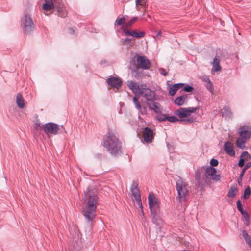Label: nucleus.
I'll return each instance as SVG.
<instances>
[{
	"label": "nucleus",
	"mask_w": 251,
	"mask_h": 251,
	"mask_svg": "<svg viewBox=\"0 0 251 251\" xmlns=\"http://www.w3.org/2000/svg\"><path fill=\"white\" fill-rule=\"evenodd\" d=\"M98 197L89 187L84 192L83 200L85 203L83 208L82 214L88 222L91 224L96 216V208L98 204Z\"/></svg>",
	"instance_id": "nucleus-1"
},
{
	"label": "nucleus",
	"mask_w": 251,
	"mask_h": 251,
	"mask_svg": "<svg viewBox=\"0 0 251 251\" xmlns=\"http://www.w3.org/2000/svg\"><path fill=\"white\" fill-rule=\"evenodd\" d=\"M103 146L112 155L117 156L122 153L121 142L112 130H108L104 136Z\"/></svg>",
	"instance_id": "nucleus-2"
},
{
	"label": "nucleus",
	"mask_w": 251,
	"mask_h": 251,
	"mask_svg": "<svg viewBox=\"0 0 251 251\" xmlns=\"http://www.w3.org/2000/svg\"><path fill=\"white\" fill-rule=\"evenodd\" d=\"M143 99H141V104H146L150 110H153L156 113H161L162 108L158 102H155L154 98L156 95H143Z\"/></svg>",
	"instance_id": "nucleus-3"
},
{
	"label": "nucleus",
	"mask_w": 251,
	"mask_h": 251,
	"mask_svg": "<svg viewBox=\"0 0 251 251\" xmlns=\"http://www.w3.org/2000/svg\"><path fill=\"white\" fill-rule=\"evenodd\" d=\"M127 85L134 94H151L152 91L144 83L139 85L131 80L127 81Z\"/></svg>",
	"instance_id": "nucleus-4"
},
{
	"label": "nucleus",
	"mask_w": 251,
	"mask_h": 251,
	"mask_svg": "<svg viewBox=\"0 0 251 251\" xmlns=\"http://www.w3.org/2000/svg\"><path fill=\"white\" fill-rule=\"evenodd\" d=\"M176 188L178 193V197L180 201H184L186 200V196L188 194L186 184L183 182L181 178L176 181Z\"/></svg>",
	"instance_id": "nucleus-5"
},
{
	"label": "nucleus",
	"mask_w": 251,
	"mask_h": 251,
	"mask_svg": "<svg viewBox=\"0 0 251 251\" xmlns=\"http://www.w3.org/2000/svg\"><path fill=\"white\" fill-rule=\"evenodd\" d=\"M131 191L133 196L135 198L137 204L141 209V214L143 216H144L143 206L142 203L140 192L138 188V183L137 181H133L132 182L131 187Z\"/></svg>",
	"instance_id": "nucleus-6"
},
{
	"label": "nucleus",
	"mask_w": 251,
	"mask_h": 251,
	"mask_svg": "<svg viewBox=\"0 0 251 251\" xmlns=\"http://www.w3.org/2000/svg\"><path fill=\"white\" fill-rule=\"evenodd\" d=\"M22 27L25 32L32 31L34 28V23L31 17L28 14H25L21 20Z\"/></svg>",
	"instance_id": "nucleus-7"
},
{
	"label": "nucleus",
	"mask_w": 251,
	"mask_h": 251,
	"mask_svg": "<svg viewBox=\"0 0 251 251\" xmlns=\"http://www.w3.org/2000/svg\"><path fill=\"white\" fill-rule=\"evenodd\" d=\"M43 130L47 135H56L58 133L59 126L57 124L49 122L43 125Z\"/></svg>",
	"instance_id": "nucleus-8"
},
{
	"label": "nucleus",
	"mask_w": 251,
	"mask_h": 251,
	"mask_svg": "<svg viewBox=\"0 0 251 251\" xmlns=\"http://www.w3.org/2000/svg\"><path fill=\"white\" fill-rule=\"evenodd\" d=\"M149 208L151 213L152 223L157 226L160 225L162 219L158 215L160 212L159 205L149 207Z\"/></svg>",
	"instance_id": "nucleus-9"
},
{
	"label": "nucleus",
	"mask_w": 251,
	"mask_h": 251,
	"mask_svg": "<svg viewBox=\"0 0 251 251\" xmlns=\"http://www.w3.org/2000/svg\"><path fill=\"white\" fill-rule=\"evenodd\" d=\"M155 134V133H154L151 128L148 127H145L143 131L144 141L146 143H151L154 139Z\"/></svg>",
	"instance_id": "nucleus-10"
},
{
	"label": "nucleus",
	"mask_w": 251,
	"mask_h": 251,
	"mask_svg": "<svg viewBox=\"0 0 251 251\" xmlns=\"http://www.w3.org/2000/svg\"><path fill=\"white\" fill-rule=\"evenodd\" d=\"M240 137L244 139H249L251 137V127L248 125H243L238 130Z\"/></svg>",
	"instance_id": "nucleus-11"
},
{
	"label": "nucleus",
	"mask_w": 251,
	"mask_h": 251,
	"mask_svg": "<svg viewBox=\"0 0 251 251\" xmlns=\"http://www.w3.org/2000/svg\"><path fill=\"white\" fill-rule=\"evenodd\" d=\"M108 86L117 89L121 87L122 84V81L121 78L116 77L110 76L107 80Z\"/></svg>",
	"instance_id": "nucleus-12"
},
{
	"label": "nucleus",
	"mask_w": 251,
	"mask_h": 251,
	"mask_svg": "<svg viewBox=\"0 0 251 251\" xmlns=\"http://www.w3.org/2000/svg\"><path fill=\"white\" fill-rule=\"evenodd\" d=\"M216 169L212 166H208L205 168V172L202 177L207 184L210 183V176L211 175H213L214 173H216Z\"/></svg>",
	"instance_id": "nucleus-13"
},
{
	"label": "nucleus",
	"mask_w": 251,
	"mask_h": 251,
	"mask_svg": "<svg viewBox=\"0 0 251 251\" xmlns=\"http://www.w3.org/2000/svg\"><path fill=\"white\" fill-rule=\"evenodd\" d=\"M137 62L143 69H148L151 66L150 61L145 56H138L137 59Z\"/></svg>",
	"instance_id": "nucleus-14"
},
{
	"label": "nucleus",
	"mask_w": 251,
	"mask_h": 251,
	"mask_svg": "<svg viewBox=\"0 0 251 251\" xmlns=\"http://www.w3.org/2000/svg\"><path fill=\"white\" fill-rule=\"evenodd\" d=\"M224 149L225 151L229 156L233 157L235 155V151L233 149V144L230 142H226L224 144Z\"/></svg>",
	"instance_id": "nucleus-15"
},
{
	"label": "nucleus",
	"mask_w": 251,
	"mask_h": 251,
	"mask_svg": "<svg viewBox=\"0 0 251 251\" xmlns=\"http://www.w3.org/2000/svg\"><path fill=\"white\" fill-rule=\"evenodd\" d=\"M125 35L131 36L136 38H140L143 37L145 35V33L143 31L137 32L136 30H128L127 29H124L123 30Z\"/></svg>",
	"instance_id": "nucleus-16"
},
{
	"label": "nucleus",
	"mask_w": 251,
	"mask_h": 251,
	"mask_svg": "<svg viewBox=\"0 0 251 251\" xmlns=\"http://www.w3.org/2000/svg\"><path fill=\"white\" fill-rule=\"evenodd\" d=\"M54 8L56 9L57 15L59 16L65 18L67 16V13L63 4L60 3L57 4H55Z\"/></svg>",
	"instance_id": "nucleus-17"
},
{
	"label": "nucleus",
	"mask_w": 251,
	"mask_h": 251,
	"mask_svg": "<svg viewBox=\"0 0 251 251\" xmlns=\"http://www.w3.org/2000/svg\"><path fill=\"white\" fill-rule=\"evenodd\" d=\"M221 112L222 117H224L225 120L231 119L233 118V112L231 109L228 106H224Z\"/></svg>",
	"instance_id": "nucleus-18"
},
{
	"label": "nucleus",
	"mask_w": 251,
	"mask_h": 251,
	"mask_svg": "<svg viewBox=\"0 0 251 251\" xmlns=\"http://www.w3.org/2000/svg\"><path fill=\"white\" fill-rule=\"evenodd\" d=\"M148 203L149 207L159 205L158 199L153 193H150L148 196Z\"/></svg>",
	"instance_id": "nucleus-19"
},
{
	"label": "nucleus",
	"mask_w": 251,
	"mask_h": 251,
	"mask_svg": "<svg viewBox=\"0 0 251 251\" xmlns=\"http://www.w3.org/2000/svg\"><path fill=\"white\" fill-rule=\"evenodd\" d=\"M184 85L185 83H179L175 84L173 86L171 85V87H170L169 89L168 94H175L179 89H182V88Z\"/></svg>",
	"instance_id": "nucleus-20"
},
{
	"label": "nucleus",
	"mask_w": 251,
	"mask_h": 251,
	"mask_svg": "<svg viewBox=\"0 0 251 251\" xmlns=\"http://www.w3.org/2000/svg\"><path fill=\"white\" fill-rule=\"evenodd\" d=\"M187 109L186 108H180L176 111L175 114L179 118L182 119L183 118L187 117L189 116Z\"/></svg>",
	"instance_id": "nucleus-21"
},
{
	"label": "nucleus",
	"mask_w": 251,
	"mask_h": 251,
	"mask_svg": "<svg viewBox=\"0 0 251 251\" xmlns=\"http://www.w3.org/2000/svg\"><path fill=\"white\" fill-rule=\"evenodd\" d=\"M52 0H45V3L43 5V9L45 11H50L54 8V5Z\"/></svg>",
	"instance_id": "nucleus-22"
},
{
	"label": "nucleus",
	"mask_w": 251,
	"mask_h": 251,
	"mask_svg": "<svg viewBox=\"0 0 251 251\" xmlns=\"http://www.w3.org/2000/svg\"><path fill=\"white\" fill-rule=\"evenodd\" d=\"M222 68L220 65V59L219 58L215 57L212 62V71L213 72L220 71Z\"/></svg>",
	"instance_id": "nucleus-23"
},
{
	"label": "nucleus",
	"mask_w": 251,
	"mask_h": 251,
	"mask_svg": "<svg viewBox=\"0 0 251 251\" xmlns=\"http://www.w3.org/2000/svg\"><path fill=\"white\" fill-rule=\"evenodd\" d=\"M187 96V95H180L175 99L174 103L178 106L183 105L186 101Z\"/></svg>",
	"instance_id": "nucleus-24"
},
{
	"label": "nucleus",
	"mask_w": 251,
	"mask_h": 251,
	"mask_svg": "<svg viewBox=\"0 0 251 251\" xmlns=\"http://www.w3.org/2000/svg\"><path fill=\"white\" fill-rule=\"evenodd\" d=\"M238 191V189L237 187V185H232L228 191L227 196L229 198H234Z\"/></svg>",
	"instance_id": "nucleus-25"
},
{
	"label": "nucleus",
	"mask_w": 251,
	"mask_h": 251,
	"mask_svg": "<svg viewBox=\"0 0 251 251\" xmlns=\"http://www.w3.org/2000/svg\"><path fill=\"white\" fill-rule=\"evenodd\" d=\"M138 19L137 17H134L132 18L130 21L127 22L125 23V25H122L123 30L127 29L128 28L131 27L133 25V24Z\"/></svg>",
	"instance_id": "nucleus-26"
},
{
	"label": "nucleus",
	"mask_w": 251,
	"mask_h": 251,
	"mask_svg": "<svg viewBox=\"0 0 251 251\" xmlns=\"http://www.w3.org/2000/svg\"><path fill=\"white\" fill-rule=\"evenodd\" d=\"M247 139H244L243 138H238L236 140V146L241 149H244L246 148L245 143Z\"/></svg>",
	"instance_id": "nucleus-27"
},
{
	"label": "nucleus",
	"mask_w": 251,
	"mask_h": 251,
	"mask_svg": "<svg viewBox=\"0 0 251 251\" xmlns=\"http://www.w3.org/2000/svg\"><path fill=\"white\" fill-rule=\"evenodd\" d=\"M16 103L20 108H23L25 106V101L22 95H17Z\"/></svg>",
	"instance_id": "nucleus-28"
},
{
	"label": "nucleus",
	"mask_w": 251,
	"mask_h": 251,
	"mask_svg": "<svg viewBox=\"0 0 251 251\" xmlns=\"http://www.w3.org/2000/svg\"><path fill=\"white\" fill-rule=\"evenodd\" d=\"M242 236L244 240H245L246 243L251 248V238L249 236L246 230L243 231Z\"/></svg>",
	"instance_id": "nucleus-29"
},
{
	"label": "nucleus",
	"mask_w": 251,
	"mask_h": 251,
	"mask_svg": "<svg viewBox=\"0 0 251 251\" xmlns=\"http://www.w3.org/2000/svg\"><path fill=\"white\" fill-rule=\"evenodd\" d=\"M141 96H142L143 98L142 99H143V95H135L133 99L136 108L138 110L141 109V104L139 102V99L141 98Z\"/></svg>",
	"instance_id": "nucleus-30"
},
{
	"label": "nucleus",
	"mask_w": 251,
	"mask_h": 251,
	"mask_svg": "<svg viewBox=\"0 0 251 251\" xmlns=\"http://www.w3.org/2000/svg\"><path fill=\"white\" fill-rule=\"evenodd\" d=\"M251 194V189L249 186H247V187L246 188L243 195L241 196V199H244L245 200L248 199Z\"/></svg>",
	"instance_id": "nucleus-31"
},
{
	"label": "nucleus",
	"mask_w": 251,
	"mask_h": 251,
	"mask_svg": "<svg viewBox=\"0 0 251 251\" xmlns=\"http://www.w3.org/2000/svg\"><path fill=\"white\" fill-rule=\"evenodd\" d=\"M195 121V118L193 117H189L186 119H180L179 122L183 124H189L192 123Z\"/></svg>",
	"instance_id": "nucleus-32"
},
{
	"label": "nucleus",
	"mask_w": 251,
	"mask_h": 251,
	"mask_svg": "<svg viewBox=\"0 0 251 251\" xmlns=\"http://www.w3.org/2000/svg\"><path fill=\"white\" fill-rule=\"evenodd\" d=\"M194 89V88L192 86H190L188 84H185V85L182 88L180 92L184 91L186 92H192Z\"/></svg>",
	"instance_id": "nucleus-33"
},
{
	"label": "nucleus",
	"mask_w": 251,
	"mask_h": 251,
	"mask_svg": "<svg viewBox=\"0 0 251 251\" xmlns=\"http://www.w3.org/2000/svg\"><path fill=\"white\" fill-rule=\"evenodd\" d=\"M125 21H126V18H125V17H122L120 18H117L115 22L114 25L116 26H120L122 24H125Z\"/></svg>",
	"instance_id": "nucleus-34"
},
{
	"label": "nucleus",
	"mask_w": 251,
	"mask_h": 251,
	"mask_svg": "<svg viewBox=\"0 0 251 251\" xmlns=\"http://www.w3.org/2000/svg\"><path fill=\"white\" fill-rule=\"evenodd\" d=\"M158 114H159L156 116V119L157 121L159 122H163L166 120L167 115L162 114L161 113Z\"/></svg>",
	"instance_id": "nucleus-35"
},
{
	"label": "nucleus",
	"mask_w": 251,
	"mask_h": 251,
	"mask_svg": "<svg viewBox=\"0 0 251 251\" xmlns=\"http://www.w3.org/2000/svg\"><path fill=\"white\" fill-rule=\"evenodd\" d=\"M241 157L244 158L246 161H248L251 159V155L247 151H243L241 153Z\"/></svg>",
	"instance_id": "nucleus-36"
},
{
	"label": "nucleus",
	"mask_w": 251,
	"mask_h": 251,
	"mask_svg": "<svg viewBox=\"0 0 251 251\" xmlns=\"http://www.w3.org/2000/svg\"><path fill=\"white\" fill-rule=\"evenodd\" d=\"M237 207L238 210L240 212L241 214H242L244 212L246 211L243 209V206L240 200H238L237 201Z\"/></svg>",
	"instance_id": "nucleus-37"
},
{
	"label": "nucleus",
	"mask_w": 251,
	"mask_h": 251,
	"mask_svg": "<svg viewBox=\"0 0 251 251\" xmlns=\"http://www.w3.org/2000/svg\"><path fill=\"white\" fill-rule=\"evenodd\" d=\"M166 120H168V121H169L170 122L174 123V122H177V121H179V122L180 119H179L178 118H177L176 116H167Z\"/></svg>",
	"instance_id": "nucleus-38"
},
{
	"label": "nucleus",
	"mask_w": 251,
	"mask_h": 251,
	"mask_svg": "<svg viewBox=\"0 0 251 251\" xmlns=\"http://www.w3.org/2000/svg\"><path fill=\"white\" fill-rule=\"evenodd\" d=\"M210 177V178L216 181H218L221 179V176L219 174H216V173H214Z\"/></svg>",
	"instance_id": "nucleus-39"
},
{
	"label": "nucleus",
	"mask_w": 251,
	"mask_h": 251,
	"mask_svg": "<svg viewBox=\"0 0 251 251\" xmlns=\"http://www.w3.org/2000/svg\"><path fill=\"white\" fill-rule=\"evenodd\" d=\"M245 161H246V160L244 158L241 157V154L240 156L239 161L238 163V166L240 167H243L245 165Z\"/></svg>",
	"instance_id": "nucleus-40"
},
{
	"label": "nucleus",
	"mask_w": 251,
	"mask_h": 251,
	"mask_svg": "<svg viewBox=\"0 0 251 251\" xmlns=\"http://www.w3.org/2000/svg\"><path fill=\"white\" fill-rule=\"evenodd\" d=\"M210 163L211 165L210 166L213 167L217 166L218 165L219 162L217 159L213 158L210 160Z\"/></svg>",
	"instance_id": "nucleus-41"
},
{
	"label": "nucleus",
	"mask_w": 251,
	"mask_h": 251,
	"mask_svg": "<svg viewBox=\"0 0 251 251\" xmlns=\"http://www.w3.org/2000/svg\"><path fill=\"white\" fill-rule=\"evenodd\" d=\"M43 125H41L40 123L39 122H36L35 123V126H34V128L36 129V130H41V129H43Z\"/></svg>",
	"instance_id": "nucleus-42"
},
{
	"label": "nucleus",
	"mask_w": 251,
	"mask_h": 251,
	"mask_svg": "<svg viewBox=\"0 0 251 251\" xmlns=\"http://www.w3.org/2000/svg\"><path fill=\"white\" fill-rule=\"evenodd\" d=\"M186 108L187 109V112L189 114V115H190L191 113L195 112L196 110L198 109V108L197 107H189Z\"/></svg>",
	"instance_id": "nucleus-43"
},
{
	"label": "nucleus",
	"mask_w": 251,
	"mask_h": 251,
	"mask_svg": "<svg viewBox=\"0 0 251 251\" xmlns=\"http://www.w3.org/2000/svg\"><path fill=\"white\" fill-rule=\"evenodd\" d=\"M206 81L207 82V88L210 90V92H211L213 86L212 83L211 82L209 79H207Z\"/></svg>",
	"instance_id": "nucleus-44"
},
{
	"label": "nucleus",
	"mask_w": 251,
	"mask_h": 251,
	"mask_svg": "<svg viewBox=\"0 0 251 251\" xmlns=\"http://www.w3.org/2000/svg\"><path fill=\"white\" fill-rule=\"evenodd\" d=\"M143 105V106H141V109H139L141 110V113L142 114H147V109L146 107L145 106L146 105V104H142Z\"/></svg>",
	"instance_id": "nucleus-45"
},
{
	"label": "nucleus",
	"mask_w": 251,
	"mask_h": 251,
	"mask_svg": "<svg viewBox=\"0 0 251 251\" xmlns=\"http://www.w3.org/2000/svg\"><path fill=\"white\" fill-rule=\"evenodd\" d=\"M159 72L163 76H166L168 74V73L163 68H160L159 69Z\"/></svg>",
	"instance_id": "nucleus-46"
},
{
	"label": "nucleus",
	"mask_w": 251,
	"mask_h": 251,
	"mask_svg": "<svg viewBox=\"0 0 251 251\" xmlns=\"http://www.w3.org/2000/svg\"><path fill=\"white\" fill-rule=\"evenodd\" d=\"M244 218L245 221H248L250 220V216L247 211H245L242 214Z\"/></svg>",
	"instance_id": "nucleus-47"
},
{
	"label": "nucleus",
	"mask_w": 251,
	"mask_h": 251,
	"mask_svg": "<svg viewBox=\"0 0 251 251\" xmlns=\"http://www.w3.org/2000/svg\"><path fill=\"white\" fill-rule=\"evenodd\" d=\"M201 179V174L199 172H197L195 174V180L196 181H200Z\"/></svg>",
	"instance_id": "nucleus-48"
},
{
	"label": "nucleus",
	"mask_w": 251,
	"mask_h": 251,
	"mask_svg": "<svg viewBox=\"0 0 251 251\" xmlns=\"http://www.w3.org/2000/svg\"><path fill=\"white\" fill-rule=\"evenodd\" d=\"M196 181V186L198 188H200L201 189H202L203 187V185L202 183H201V180Z\"/></svg>",
	"instance_id": "nucleus-49"
},
{
	"label": "nucleus",
	"mask_w": 251,
	"mask_h": 251,
	"mask_svg": "<svg viewBox=\"0 0 251 251\" xmlns=\"http://www.w3.org/2000/svg\"><path fill=\"white\" fill-rule=\"evenodd\" d=\"M66 132L64 127L62 125L60 127L59 126L58 133Z\"/></svg>",
	"instance_id": "nucleus-50"
},
{
	"label": "nucleus",
	"mask_w": 251,
	"mask_h": 251,
	"mask_svg": "<svg viewBox=\"0 0 251 251\" xmlns=\"http://www.w3.org/2000/svg\"><path fill=\"white\" fill-rule=\"evenodd\" d=\"M131 40L129 38H126L123 41V43L125 45H128L130 44Z\"/></svg>",
	"instance_id": "nucleus-51"
},
{
	"label": "nucleus",
	"mask_w": 251,
	"mask_h": 251,
	"mask_svg": "<svg viewBox=\"0 0 251 251\" xmlns=\"http://www.w3.org/2000/svg\"><path fill=\"white\" fill-rule=\"evenodd\" d=\"M144 1V0H136L135 1L136 3V6H138L139 5H141L143 4L142 1Z\"/></svg>",
	"instance_id": "nucleus-52"
},
{
	"label": "nucleus",
	"mask_w": 251,
	"mask_h": 251,
	"mask_svg": "<svg viewBox=\"0 0 251 251\" xmlns=\"http://www.w3.org/2000/svg\"><path fill=\"white\" fill-rule=\"evenodd\" d=\"M251 167V162H248V163H247L246 164V165H245V167H244V168L245 170H247L248 169H249Z\"/></svg>",
	"instance_id": "nucleus-53"
},
{
	"label": "nucleus",
	"mask_w": 251,
	"mask_h": 251,
	"mask_svg": "<svg viewBox=\"0 0 251 251\" xmlns=\"http://www.w3.org/2000/svg\"><path fill=\"white\" fill-rule=\"evenodd\" d=\"M242 178H243V176H239V177L237 179V182H238V183L239 185L241 184V182H242Z\"/></svg>",
	"instance_id": "nucleus-54"
},
{
	"label": "nucleus",
	"mask_w": 251,
	"mask_h": 251,
	"mask_svg": "<svg viewBox=\"0 0 251 251\" xmlns=\"http://www.w3.org/2000/svg\"><path fill=\"white\" fill-rule=\"evenodd\" d=\"M246 170H245L244 168H243L240 173V176H243Z\"/></svg>",
	"instance_id": "nucleus-55"
},
{
	"label": "nucleus",
	"mask_w": 251,
	"mask_h": 251,
	"mask_svg": "<svg viewBox=\"0 0 251 251\" xmlns=\"http://www.w3.org/2000/svg\"><path fill=\"white\" fill-rule=\"evenodd\" d=\"M69 30H70V33L71 34H74L75 33V31L72 29V28H70L69 29Z\"/></svg>",
	"instance_id": "nucleus-56"
},
{
	"label": "nucleus",
	"mask_w": 251,
	"mask_h": 251,
	"mask_svg": "<svg viewBox=\"0 0 251 251\" xmlns=\"http://www.w3.org/2000/svg\"><path fill=\"white\" fill-rule=\"evenodd\" d=\"M161 35H162V32L161 31H158L156 34V37L157 38L159 37H161Z\"/></svg>",
	"instance_id": "nucleus-57"
},
{
	"label": "nucleus",
	"mask_w": 251,
	"mask_h": 251,
	"mask_svg": "<svg viewBox=\"0 0 251 251\" xmlns=\"http://www.w3.org/2000/svg\"><path fill=\"white\" fill-rule=\"evenodd\" d=\"M249 222H250V220H248V221H246V223L245 225H246V226H249Z\"/></svg>",
	"instance_id": "nucleus-58"
}]
</instances>
